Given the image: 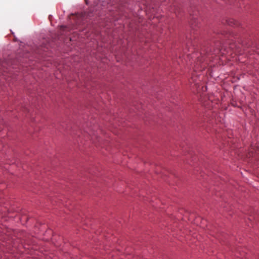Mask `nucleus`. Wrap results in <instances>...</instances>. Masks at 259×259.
<instances>
[{
    "mask_svg": "<svg viewBox=\"0 0 259 259\" xmlns=\"http://www.w3.org/2000/svg\"><path fill=\"white\" fill-rule=\"evenodd\" d=\"M174 11L175 13H176V11L175 8L174 9Z\"/></svg>",
    "mask_w": 259,
    "mask_h": 259,
    "instance_id": "5",
    "label": "nucleus"
},
{
    "mask_svg": "<svg viewBox=\"0 0 259 259\" xmlns=\"http://www.w3.org/2000/svg\"><path fill=\"white\" fill-rule=\"evenodd\" d=\"M219 49L215 50L214 51V53H213V54H218V53H219Z\"/></svg>",
    "mask_w": 259,
    "mask_h": 259,
    "instance_id": "3",
    "label": "nucleus"
},
{
    "mask_svg": "<svg viewBox=\"0 0 259 259\" xmlns=\"http://www.w3.org/2000/svg\"><path fill=\"white\" fill-rule=\"evenodd\" d=\"M193 82H194V83H197V81H195V80H193Z\"/></svg>",
    "mask_w": 259,
    "mask_h": 259,
    "instance_id": "4",
    "label": "nucleus"
},
{
    "mask_svg": "<svg viewBox=\"0 0 259 259\" xmlns=\"http://www.w3.org/2000/svg\"><path fill=\"white\" fill-rule=\"evenodd\" d=\"M207 54V57L209 56V53L207 52H205V51H203V52L196 53L193 54L191 58L195 59V62L194 64V71H202L205 67L206 65L207 64V60L206 58H204V55Z\"/></svg>",
    "mask_w": 259,
    "mask_h": 259,
    "instance_id": "1",
    "label": "nucleus"
},
{
    "mask_svg": "<svg viewBox=\"0 0 259 259\" xmlns=\"http://www.w3.org/2000/svg\"><path fill=\"white\" fill-rule=\"evenodd\" d=\"M235 23L236 22L233 20H229L228 22V24L229 25H231V26H232L233 25H236L235 24Z\"/></svg>",
    "mask_w": 259,
    "mask_h": 259,
    "instance_id": "2",
    "label": "nucleus"
}]
</instances>
